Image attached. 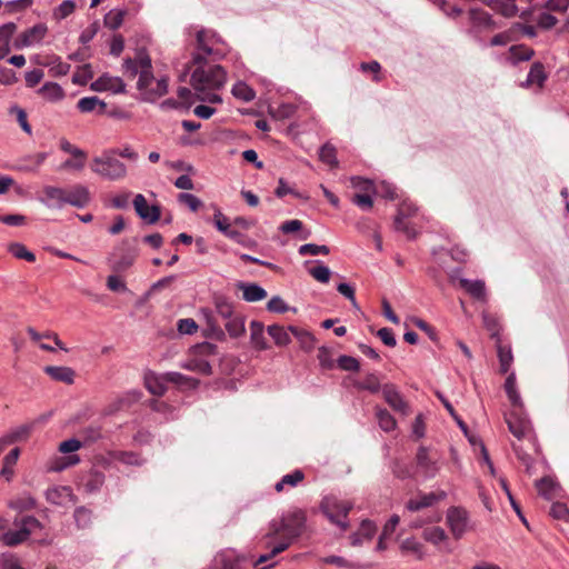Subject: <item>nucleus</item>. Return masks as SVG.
I'll return each instance as SVG.
<instances>
[{"instance_id": "f257e3e1", "label": "nucleus", "mask_w": 569, "mask_h": 569, "mask_svg": "<svg viewBox=\"0 0 569 569\" xmlns=\"http://www.w3.org/2000/svg\"><path fill=\"white\" fill-rule=\"evenodd\" d=\"M213 33L204 29L197 31V52L192 54V64L196 69L191 73L190 84L198 100L208 103H221L222 98L217 93L226 81L227 74L219 64H208L207 57L213 53L211 48Z\"/></svg>"}, {"instance_id": "f03ea898", "label": "nucleus", "mask_w": 569, "mask_h": 569, "mask_svg": "<svg viewBox=\"0 0 569 569\" xmlns=\"http://www.w3.org/2000/svg\"><path fill=\"white\" fill-rule=\"evenodd\" d=\"M13 525L17 529H9V520L0 517V541L8 546L14 547L24 542L32 532L42 529V523L32 516H26L21 519H14Z\"/></svg>"}, {"instance_id": "7ed1b4c3", "label": "nucleus", "mask_w": 569, "mask_h": 569, "mask_svg": "<svg viewBox=\"0 0 569 569\" xmlns=\"http://www.w3.org/2000/svg\"><path fill=\"white\" fill-rule=\"evenodd\" d=\"M114 150H103L92 159L90 169L93 173L109 181H119L127 177V166L114 157Z\"/></svg>"}, {"instance_id": "20e7f679", "label": "nucleus", "mask_w": 569, "mask_h": 569, "mask_svg": "<svg viewBox=\"0 0 569 569\" xmlns=\"http://www.w3.org/2000/svg\"><path fill=\"white\" fill-rule=\"evenodd\" d=\"M352 508L353 503L351 501L341 500L333 495L323 497L320 502L321 512L342 531L349 527L348 515Z\"/></svg>"}, {"instance_id": "39448f33", "label": "nucleus", "mask_w": 569, "mask_h": 569, "mask_svg": "<svg viewBox=\"0 0 569 569\" xmlns=\"http://www.w3.org/2000/svg\"><path fill=\"white\" fill-rule=\"evenodd\" d=\"M138 256L137 239L122 240L111 253L109 261L111 269L116 272H123L128 270L134 262Z\"/></svg>"}, {"instance_id": "423d86ee", "label": "nucleus", "mask_w": 569, "mask_h": 569, "mask_svg": "<svg viewBox=\"0 0 569 569\" xmlns=\"http://www.w3.org/2000/svg\"><path fill=\"white\" fill-rule=\"evenodd\" d=\"M447 525L455 537L460 539L468 529L469 516L467 510L460 507H450L447 510Z\"/></svg>"}, {"instance_id": "0eeeda50", "label": "nucleus", "mask_w": 569, "mask_h": 569, "mask_svg": "<svg viewBox=\"0 0 569 569\" xmlns=\"http://www.w3.org/2000/svg\"><path fill=\"white\" fill-rule=\"evenodd\" d=\"M306 519L307 518L305 511L300 509L289 511L282 516V526H284V532L287 537L286 541L291 542L302 533Z\"/></svg>"}, {"instance_id": "6e6552de", "label": "nucleus", "mask_w": 569, "mask_h": 569, "mask_svg": "<svg viewBox=\"0 0 569 569\" xmlns=\"http://www.w3.org/2000/svg\"><path fill=\"white\" fill-rule=\"evenodd\" d=\"M509 431L518 439L525 438L531 431V422L522 409L513 408L506 417Z\"/></svg>"}, {"instance_id": "1a4fd4ad", "label": "nucleus", "mask_w": 569, "mask_h": 569, "mask_svg": "<svg viewBox=\"0 0 569 569\" xmlns=\"http://www.w3.org/2000/svg\"><path fill=\"white\" fill-rule=\"evenodd\" d=\"M246 560L247 559L236 550L226 549L214 556L210 569H242Z\"/></svg>"}, {"instance_id": "9d476101", "label": "nucleus", "mask_w": 569, "mask_h": 569, "mask_svg": "<svg viewBox=\"0 0 569 569\" xmlns=\"http://www.w3.org/2000/svg\"><path fill=\"white\" fill-rule=\"evenodd\" d=\"M48 32L44 23H37L31 28L24 30L14 40L16 49H23L40 43Z\"/></svg>"}, {"instance_id": "9b49d317", "label": "nucleus", "mask_w": 569, "mask_h": 569, "mask_svg": "<svg viewBox=\"0 0 569 569\" xmlns=\"http://www.w3.org/2000/svg\"><path fill=\"white\" fill-rule=\"evenodd\" d=\"M417 467L425 478H433L440 470L438 459L432 457L427 447H419L416 455Z\"/></svg>"}, {"instance_id": "f8f14e48", "label": "nucleus", "mask_w": 569, "mask_h": 569, "mask_svg": "<svg viewBox=\"0 0 569 569\" xmlns=\"http://www.w3.org/2000/svg\"><path fill=\"white\" fill-rule=\"evenodd\" d=\"M39 200L49 209H61L66 206V189L46 186L41 191Z\"/></svg>"}, {"instance_id": "ddd939ff", "label": "nucleus", "mask_w": 569, "mask_h": 569, "mask_svg": "<svg viewBox=\"0 0 569 569\" xmlns=\"http://www.w3.org/2000/svg\"><path fill=\"white\" fill-rule=\"evenodd\" d=\"M133 207L137 214L150 224L156 223L160 219V208L158 206H149L143 194L139 193L133 199Z\"/></svg>"}, {"instance_id": "4468645a", "label": "nucleus", "mask_w": 569, "mask_h": 569, "mask_svg": "<svg viewBox=\"0 0 569 569\" xmlns=\"http://www.w3.org/2000/svg\"><path fill=\"white\" fill-rule=\"evenodd\" d=\"M93 91H111L112 93H123L126 91V83L119 77H112L103 73L90 86Z\"/></svg>"}, {"instance_id": "2eb2a0df", "label": "nucleus", "mask_w": 569, "mask_h": 569, "mask_svg": "<svg viewBox=\"0 0 569 569\" xmlns=\"http://www.w3.org/2000/svg\"><path fill=\"white\" fill-rule=\"evenodd\" d=\"M459 270H456L450 274L451 281L458 280L460 287L465 289L472 298L477 300L485 301L486 300V284L482 280H469L467 278L458 277L456 273Z\"/></svg>"}, {"instance_id": "dca6fc26", "label": "nucleus", "mask_w": 569, "mask_h": 569, "mask_svg": "<svg viewBox=\"0 0 569 569\" xmlns=\"http://www.w3.org/2000/svg\"><path fill=\"white\" fill-rule=\"evenodd\" d=\"M90 201V191L83 184H76L70 190H66V204L81 209L87 207Z\"/></svg>"}, {"instance_id": "f3484780", "label": "nucleus", "mask_w": 569, "mask_h": 569, "mask_svg": "<svg viewBox=\"0 0 569 569\" xmlns=\"http://www.w3.org/2000/svg\"><path fill=\"white\" fill-rule=\"evenodd\" d=\"M382 395L386 402L396 411L408 415L409 406L393 385L387 383L382 387Z\"/></svg>"}, {"instance_id": "a211bd4d", "label": "nucleus", "mask_w": 569, "mask_h": 569, "mask_svg": "<svg viewBox=\"0 0 569 569\" xmlns=\"http://www.w3.org/2000/svg\"><path fill=\"white\" fill-rule=\"evenodd\" d=\"M446 496L445 491L419 493L417 498L410 499L407 502L406 508L409 511H419L420 509L433 506L436 502L445 499Z\"/></svg>"}, {"instance_id": "6ab92c4d", "label": "nucleus", "mask_w": 569, "mask_h": 569, "mask_svg": "<svg viewBox=\"0 0 569 569\" xmlns=\"http://www.w3.org/2000/svg\"><path fill=\"white\" fill-rule=\"evenodd\" d=\"M46 499L57 506H67L69 502L76 501L72 489L68 486H58L47 489Z\"/></svg>"}, {"instance_id": "aec40b11", "label": "nucleus", "mask_w": 569, "mask_h": 569, "mask_svg": "<svg viewBox=\"0 0 569 569\" xmlns=\"http://www.w3.org/2000/svg\"><path fill=\"white\" fill-rule=\"evenodd\" d=\"M139 398H140L139 391H136V390L129 391L123 396L117 397L110 403H108L103 408L102 415L103 416H112L116 412L122 410L123 408L131 406L133 402L138 401Z\"/></svg>"}, {"instance_id": "412c9836", "label": "nucleus", "mask_w": 569, "mask_h": 569, "mask_svg": "<svg viewBox=\"0 0 569 569\" xmlns=\"http://www.w3.org/2000/svg\"><path fill=\"white\" fill-rule=\"evenodd\" d=\"M236 287L242 291V299L247 302H257L267 298V291L258 283L238 281Z\"/></svg>"}, {"instance_id": "4be33fe9", "label": "nucleus", "mask_w": 569, "mask_h": 569, "mask_svg": "<svg viewBox=\"0 0 569 569\" xmlns=\"http://www.w3.org/2000/svg\"><path fill=\"white\" fill-rule=\"evenodd\" d=\"M377 532V526L371 520H363L357 532L350 536V541L353 547L361 546L365 541H370Z\"/></svg>"}, {"instance_id": "5701e85b", "label": "nucleus", "mask_w": 569, "mask_h": 569, "mask_svg": "<svg viewBox=\"0 0 569 569\" xmlns=\"http://www.w3.org/2000/svg\"><path fill=\"white\" fill-rule=\"evenodd\" d=\"M43 371L53 380L72 385L74 382L76 372L70 367L47 366Z\"/></svg>"}, {"instance_id": "b1692460", "label": "nucleus", "mask_w": 569, "mask_h": 569, "mask_svg": "<svg viewBox=\"0 0 569 569\" xmlns=\"http://www.w3.org/2000/svg\"><path fill=\"white\" fill-rule=\"evenodd\" d=\"M144 385L148 391L154 396H162L167 391V379L164 378V373H147L144 376Z\"/></svg>"}, {"instance_id": "393cba45", "label": "nucleus", "mask_w": 569, "mask_h": 569, "mask_svg": "<svg viewBox=\"0 0 569 569\" xmlns=\"http://www.w3.org/2000/svg\"><path fill=\"white\" fill-rule=\"evenodd\" d=\"M34 428V422L21 425L14 429H11L1 438L6 446H10L14 442L26 440Z\"/></svg>"}, {"instance_id": "a878e982", "label": "nucleus", "mask_w": 569, "mask_h": 569, "mask_svg": "<svg viewBox=\"0 0 569 569\" xmlns=\"http://www.w3.org/2000/svg\"><path fill=\"white\" fill-rule=\"evenodd\" d=\"M77 108L82 113H89L96 111L99 114L104 113L106 110V103L101 99H99L96 96L92 97H84L81 98L78 103Z\"/></svg>"}, {"instance_id": "bb28decb", "label": "nucleus", "mask_w": 569, "mask_h": 569, "mask_svg": "<svg viewBox=\"0 0 569 569\" xmlns=\"http://www.w3.org/2000/svg\"><path fill=\"white\" fill-rule=\"evenodd\" d=\"M505 391L513 408L523 409V402L516 385V373L510 372L505 382Z\"/></svg>"}, {"instance_id": "cd10ccee", "label": "nucleus", "mask_w": 569, "mask_h": 569, "mask_svg": "<svg viewBox=\"0 0 569 569\" xmlns=\"http://www.w3.org/2000/svg\"><path fill=\"white\" fill-rule=\"evenodd\" d=\"M406 209V203H401L399 206L398 214L395 218L393 226L397 231L403 232L409 239H415L417 236L416 230L405 221L407 214Z\"/></svg>"}, {"instance_id": "c85d7f7f", "label": "nucleus", "mask_w": 569, "mask_h": 569, "mask_svg": "<svg viewBox=\"0 0 569 569\" xmlns=\"http://www.w3.org/2000/svg\"><path fill=\"white\" fill-rule=\"evenodd\" d=\"M288 330L299 341L301 349L309 352L315 348V337L312 336L311 332L295 326L288 327Z\"/></svg>"}, {"instance_id": "c756f323", "label": "nucleus", "mask_w": 569, "mask_h": 569, "mask_svg": "<svg viewBox=\"0 0 569 569\" xmlns=\"http://www.w3.org/2000/svg\"><path fill=\"white\" fill-rule=\"evenodd\" d=\"M250 339L251 343L258 350H266L268 348V345L264 339V327L259 321H251L250 323Z\"/></svg>"}, {"instance_id": "7c9ffc66", "label": "nucleus", "mask_w": 569, "mask_h": 569, "mask_svg": "<svg viewBox=\"0 0 569 569\" xmlns=\"http://www.w3.org/2000/svg\"><path fill=\"white\" fill-rule=\"evenodd\" d=\"M39 93L49 101H59L64 97V91L57 82H46Z\"/></svg>"}, {"instance_id": "2f4dec72", "label": "nucleus", "mask_w": 569, "mask_h": 569, "mask_svg": "<svg viewBox=\"0 0 569 569\" xmlns=\"http://www.w3.org/2000/svg\"><path fill=\"white\" fill-rule=\"evenodd\" d=\"M547 80V73L545 72V67L541 62L532 63L526 80V86L537 83L540 88L543 86Z\"/></svg>"}, {"instance_id": "473e14b6", "label": "nucleus", "mask_w": 569, "mask_h": 569, "mask_svg": "<svg viewBox=\"0 0 569 569\" xmlns=\"http://www.w3.org/2000/svg\"><path fill=\"white\" fill-rule=\"evenodd\" d=\"M353 386L358 390H367L371 393H377L381 389L380 380L376 373H369L362 380H356Z\"/></svg>"}, {"instance_id": "72a5a7b5", "label": "nucleus", "mask_w": 569, "mask_h": 569, "mask_svg": "<svg viewBox=\"0 0 569 569\" xmlns=\"http://www.w3.org/2000/svg\"><path fill=\"white\" fill-rule=\"evenodd\" d=\"M267 331L278 347L288 346L291 342L288 330H286L282 326L271 325L268 327Z\"/></svg>"}, {"instance_id": "f704fd0d", "label": "nucleus", "mask_w": 569, "mask_h": 569, "mask_svg": "<svg viewBox=\"0 0 569 569\" xmlns=\"http://www.w3.org/2000/svg\"><path fill=\"white\" fill-rule=\"evenodd\" d=\"M224 327L231 338H239L246 331L244 318L242 316L234 315L227 319Z\"/></svg>"}, {"instance_id": "c9c22d12", "label": "nucleus", "mask_w": 569, "mask_h": 569, "mask_svg": "<svg viewBox=\"0 0 569 569\" xmlns=\"http://www.w3.org/2000/svg\"><path fill=\"white\" fill-rule=\"evenodd\" d=\"M168 92V78L162 77L157 80L156 87L149 91H144V101L154 102L158 98L164 96Z\"/></svg>"}, {"instance_id": "e433bc0d", "label": "nucleus", "mask_w": 569, "mask_h": 569, "mask_svg": "<svg viewBox=\"0 0 569 569\" xmlns=\"http://www.w3.org/2000/svg\"><path fill=\"white\" fill-rule=\"evenodd\" d=\"M164 378L167 379V383L170 382L178 386H184L188 388H196L199 383L197 379L174 371L166 372Z\"/></svg>"}, {"instance_id": "4c0bfd02", "label": "nucleus", "mask_w": 569, "mask_h": 569, "mask_svg": "<svg viewBox=\"0 0 569 569\" xmlns=\"http://www.w3.org/2000/svg\"><path fill=\"white\" fill-rule=\"evenodd\" d=\"M73 519L78 529H87L92 523V511L83 506L76 508Z\"/></svg>"}, {"instance_id": "58836bf2", "label": "nucleus", "mask_w": 569, "mask_h": 569, "mask_svg": "<svg viewBox=\"0 0 569 569\" xmlns=\"http://www.w3.org/2000/svg\"><path fill=\"white\" fill-rule=\"evenodd\" d=\"M183 369L196 371L204 376L212 373L211 365L204 359H191L181 365Z\"/></svg>"}, {"instance_id": "ea45409f", "label": "nucleus", "mask_w": 569, "mask_h": 569, "mask_svg": "<svg viewBox=\"0 0 569 569\" xmlns=\"http://www.w3.org/2000/svg\"><path fill=\"white\" fill-rule=\"evenodd\" d=\"M8 506L11 509L18 510V511L31 510V509L36 508V499L28 493H23L17 498L10 500Z\"/></svg>"}, {"instance_id": "a19ab883", "label": "nucleus", "mask_w": 569, "mask_h": 569, "mask_svg": "<svg viewBox=\"0 0 569 569\" xmlns=\"http://www.w3.org/2000/svg\"><path fill=\"white\" fill-rule=\"evenodd\" d=\"M488 4L496 11L500 12L503 17H513L517 13V6L513 0H490Z\"/></svg>"}, {"instance_id": "79ce46f5", "label": "nucleus", "mask_w": 569, "mask_h": 569, "mask_svg": "<svg viewBox=\"0 0 569 569\" xmlns=\"http://www.w3.org/2000/svg\"><path fill=\"white\" fill-rule=\"evenodd\" d=\"M499 363H500V372L507 373L512 365L513 356L510 347L502 346L500 342L497 347Z\"/></svg>"}, {"instance_id": "37998d69", "label": "nucleus", "mask_w": 569, "mask_h": 569, "mask_svg": "<svg viewBox=\"0 0 569 569\" xmlns=\"http://www.w3.org/2000/svg\"><path fill=\"white\" fill-rule=\"evenodd\" d=\"M104 483V475L99 471H91L86 479L83 487L86 492L93 493L101 489Z\"/></svg>"}, {"instance_id": "c03bdc74", "label": "nucleus", "mask_w": 569, "mask_h": 569, "mask_svg": "<svg viewBox=\"0 0 569 569\" xmlns=\"http://www.w3.org/2000/svg\"><path fill=\"white\" fill-rule=\"evenodd\" d=\"M305 478V475L301 470L297 469L291 473L284 475L280 481H278L274 486L276 491L280 492L283 490L284 486L296 487L299 482H301Z\"/></svg>"}, {"instance_id": "a18cd8bd", "label": "nucleus", "mask_w": 569, "mask_h": 569, "mask_svg": "<svg viewBox=\"0 0 569 569\" xmlns=\"http://www.w3.org/2000/svg\"><path fill=\"white\" fill-rule=\"evenodd\" d=\"M231 91L234 98L244 102H249L256 97L253 89H251L247 83L242 81H238L236 84H233Z\"/></svg>"}, {"instance_id": "49530a36", "label": "nucleus", "mask_w": 569, "mask_h": 569, "mask_svg": "<svg viewBox=\"0 0 569 569\" xmlns=\"http://www.w3.org/2000/svg\"><path fill=\"white\" fill-rule=\"evenodd\" d=\"M80 435L83 438L84 443H93L102 438V426L99 423H92L82 428Z\"/></svg>"}, {"instance_id": "de8ad7c7", "label": "nucleus", "mask_w": 569, "mask_h": 569, "mask_svg": "<svg viewBox=\"0 0 569 569\" xmlns=\"http://www.w3.org/2000/svg\"><path fill=\"white\" fill-rule=\"evenodd\" d=\"M9 252L17 259H23L28 262L36 261V254L27 249V247L20 242H13L9 244Z\"/></svg>"}, {"instance_id": "09e8293b", "label": "nucleus", "mask_w": 569, "mask_h": 569, "mask_svg": "<svg viewBox=\"0 0 569 569\" xmlns=\"http://www.w3.org/2000/svg\"><path fill=\"white\" fill-rule=\"evenodd\" d=\"M214 308L217 313L226 320L234 316L233 305L223 296L214 298Z\"/></svg>"}, {"instance_id": "8fccbe9b", "label": "nucleus", "mask_w": 569, "mask_h": 569, "mask_svg": "<svg viewBox=\"0 0 569 569\" xmlns=\"http://www.w3.org/2000/svg\"><path fill=\"white\" fill-rule=\"evenodd\" d=\"M379 427L386 431L390 432L396 429L397 422L393 416L386 409H378L376 412Z\"/></svg>"}, {"instance_id": "3c124183", "label": "nucleus", "mask_w": 569, "mask_h": 569, "mask_svg": "<svg viewBox=\"0 0 569 569\" xmlns=\"http://www.w3.org/2000/svg\"><path fill=\"white\" fill-rule=\"evenodd\" d=\"M320 160L331 168L338 167L337 150L330 143H325L319 150Z\"/></svg>"}, {"instance_id": "603ef678", "label": "nucleus", "mask_w": 569, "mask_h": 569, "mask_svg": "<svg viewBox=\"0 0 569 569\" xmlns=\"http://www.w3.org/2000/svg\"><path fill=\"white\" fill-rule=\"evenodd\" d=\"M537 490L540 496L551 500L555 497L556 483L551 478L545 477L536 482Z\"/></svg>"}, {"instance_id": "864d4df0", "label": "nucleus", "mask_w": 569, "mask_h": 569, "mask_svg": "<svg viewBox=\"0 0 569 569\" xmlns=\"http://www.w3.org/2000/svg\"><path fill=\"white\" fill-rule=\"evenodd\" d=\"M154 80L153 73L151 70H140L139 79L137 82V88L141 93V99L144 101V91H149Z\"/></svg>"}, {"instance_id": "5fc2aeb1", "label": "nucleus", "mask_w": 569, "mask_h": 569, "mask_svg": "<svg viewBox=\"0 0 569 569\" xmlns=\"http://www.w3.org/2000/svg\"><path fill=\"white\" fill-rule=\"evenodd\" d=\"M423 538L433 545H439L447 539V533L440 527H430L423 530Z\"/></svg>"}, {"instance_id": "6e6d98bb", "label": "nucleus", "mask_w": 569, "mask_h": 569, "mask_svg": "<svg viewBox=\"0 0 569 569\" xmlns=\"http://www.w3.org/2000/svg\"><path fill=\"white\" fill-rule=\"evenodd\" d=\"M352 188L357 189L358 193H375V184L371 180L365 179L362 177H352L350 179Z\"/></svg>"}, {"instance_id": "4d7b16f0", "label": "nucleus", "mask_w": 569, "mask_h": 569, "mask_svg": "<svg viewBox=\"0 0 569 569\" xmlns=\"http://www.w3.org/2000/svg\"><path fill=\"white\" fill-rule=\"evenodd\" d=\"M20 456V449L13 448L4 458H3V468L1 470V475L7 479L12 475L11 468L17 463V460Z\"/></svg>"}, {"instance_id": "13d9d810", "label": "nucleus", "mask_w": 569, "mask_h": 569, "mask_svg": "<svg viewBox=\"0 0 569 569\" xmlns=\"http://www.w3.org/2000/svg\"><path fill=\"white\" fill-rule=\"evenodd\" d=\"M17 26L13 22L4 23L0 27V48L10 49V39L16 32Z\"/></svg>"}, {"instance_id": "bf43d9fd", "label": "nucleus", "mask_w": 569, "mask_h": 569, "mask_svg": "<svg viewBox=\"0 0 569 569\" xmlns=\"http://www.w3.org/2000/svg\"><path fill=\"white\" fill-rule=\"evenodd\" d=\"M298 252L300 256H318L328 254L330 252V249L325 244L306 243L299 247Z\"/></svg>"}, {"instance_id": "052dcab7", "label": "nucleus", "mask_w": 569, "mask_h": 569, "mask_svg": "<svg viewBox=\"0 0 569 569\" xmlns=\"http://www.w3.org/2000/svg\"><path fill=\"white\" fill-rule=\"evenodd\" d=\"M510 53L515 62L529 61L535 54L533 50L526 46H512Z\"/></svg>"}, {"instance_id": "680f3d73", "label": "nucleus", "mask_w": 569, "mask_h": 569, "mask_svg": "<svg viewBox=\"0 0 569 569\" xmlns=\"http://www.w3.org/2000/svg\"><path fill=\"white\" fill-rule=\"evenodd\" d=\"M512 448H513V451H515L518 460L525 466L526 472L528 475H532L533 473L532 469H533V463H535L533 458L530 455H528L526 451H523L522 448L519 446L513 445Z\"/></svg>"}, {"instance_id": "e2e57ef3", "label": "nucleus", "mask_w": 569, "mask_h": 569, "mask_svg": "<svg viewBox=\"0 0 569 569\" xmlns=\"http://www.w3.org/2000/svg\"><path fill=\"white\" fill-rule=\"evenodd\" d=\"M401 549L403 551L415 553L418 557V559H422L425 556L423 550H422L423 549L422 545L415 538L405 539L401 542Z\"/></svg>"}, {"instance_id": "0e129e2a", "label": "nucleus", "mask_w": 569, "mask_h": 569, "mask_svg": "<svg viewBox=\"0 0 569 569\" xmlns=\"http://www.w3.org/2000/svg\"><path fill=\"white\" fill-rule=\"evenodd\" d=\"M337 365L341 370L345 371H358L360 369L358 359L347 355L340 356L337 360Z\"/></svg>"}, {"instance_id": "69168bd1", "label": "nucleus", "mask_w": 569, "mask_h": 569, "mask_svg": "<svg viewBox=\"0 0 569 569\" xmlns=\"http://www.w3.org/2000/svg\"><path fill=\"white\" fill-rule=\"evenodd\" d=\"M123 21V12L111 10L104 16L103 22L104 26L111 30L118 29Z\"/></svg>"}, {"instance_id": "338daca9", "label": "nucleus", "mask_w": 569, "mask_h": 569, "mask_svg": "<svg viewBox=\"0 0 569 569\" xmlns=\"http://www.w3.org/2000/svg\"><path fill=\"white\" fill-rule=\"evenodd\" d=\"M267 310L273 313H284L290 308L280 296H274L268 301Z\"/></svg>"}, {"instance_id": "774afa93", "label": "nucleus", "mask_w": 569, "mask_h": 569, "mask_svg": "<svg viewBox=\"0 0 569 569\" xmlns=\"http://www.w3.org/2000/svg\"><path fill=\"white\" fill-rule=\"evenodd\" d=\"M0 569H23L20 560L12 553H3L0 557Z\"/></svg>"}]
</instances>
